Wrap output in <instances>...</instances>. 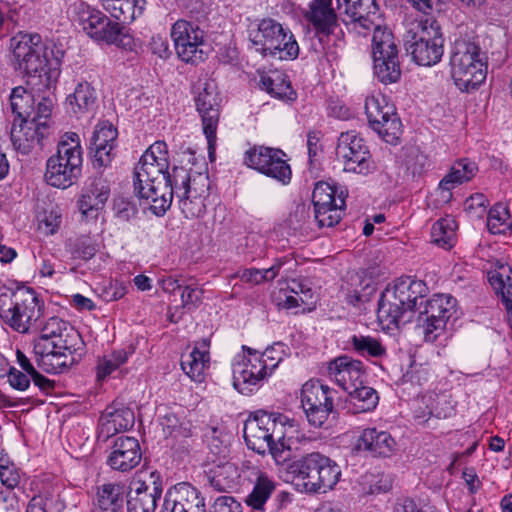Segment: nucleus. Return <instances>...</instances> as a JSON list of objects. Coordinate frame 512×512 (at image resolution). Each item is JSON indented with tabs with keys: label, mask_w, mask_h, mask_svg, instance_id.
Masks as SVG:
<instances>
[{
	"label": "nucleus",
	"mask_w": 512,
	"mask_h": 512,
	"mask_svg": "<svg viewBox=\"0 0 512 512\" xmlns=\"http://www.w3.org/2000/svg\"><path fill=\"white\" fill-rule=\"evenodd\" d=\"M167 144L156 141L144 152L134 168V191L157 216L163 215L173 201L172 172Z\"/></svg>",
	"instance_id": "1"
},
{
	"label": "nucleus",
	"mask_w": 512,
	"mask_h": 512,
	"mask_svg": "<svg viewBox=\"0 0 512 512\" xmlns=\"http://www.w3.org/2000/svg\"><path fill=\"white\" fill-rule=\"evenodd\" d=\"M11 63L25 74L27 84L42 92L54 88L61 74V60L39 34L19 32L10 39Z\"/></svg>",
	"instance_id": "2"
},
{
	"label": "nucleus",
	"mask_w": 512,
	"mask_h": 512,
	"mask_svg": "<svg viewBox=\"0 0 512 512\" xmlns=\"http://www.w3.org/2000/svg\"><path fill=\"white\" fill-rule=\"evenodd\" d=\"M243 433L248 448L258 454L268 450L281 464L291 457V444L299 438V424L288 415L258 410L246 420Z\"/></svg>",
	"instance_id": "3"
},
{
	"label": "nucleus",
	"mask_w": 512,
	"mask_h": 512,
	"mask_svg": "<svg viewBox=\"0 0 512 512\" xmlns=\"http://www.w3.org/2000/svg\"><path fill=\"white\" fill-rule=\"evenodd\" d=\"M79 333L58 317L49 318L36 340L34 352L40 356L39 363L47 372L61 373L72 365Z\"/></svg>",
	"instance_id": "4"
},
{
	"label": "nucleus",
	"mask_w": 512,
	"mask_h": 512,
	"mask_svg": "<svg viewBox=\"0 0 512 512\" xmlns=\"http://www.w3.org/2000/svg\"><path fill=\"white\" fill-rule=\"evenodd\" d=\"M82 162L79 135L75 132L64 133L58 143L56 154L47 160V184L60 189L72 186L81 175Z\"/></svg>",
	"instance_id": "5"
},
{
	"label": "nucleus",
	"mask_w": 512,
	"mask_h": 512,
	"mask_svg": "<svg viewBox=\"0 0 512 512\" xmlns=\"http://www.w3.org/2000/svg\"><path fill=\"white\" fill-rule=\"evenodd\" d=\"M443 43L440 27L435 21H412L404 34L407 52L422 66H432L441 60Z\"/></svg>",
	"instance_id": "6"
},
{
	"label": "nucleus",
	"mask_w": 512,
	"mask_h": 512,
	"mask_svg": "<svg viewBox=\"0 0 512 512\" xmlns=\"http://www.w3.org/2000/svg\"><path fill=\"white\" fill-rule=\"evenodd\" d=\"M450 66L452 78L462 91L475 89L486 79L487 65L475 43L456 40L451 49Z\"/></svg>",
	"instance_id": "7"
},
{
	"label": "nucleus",
	"mask_w": 512,
	"mask_h": 512,
	"mask_svg": "<svg viewBox=\"0 0 512 512\" xmlns=\"http://www.w3.org/2000/svg\"><path fill=\"white\" fill-rule=\"evenodd\" d=\"M173 197L186 218H196L205 212V198L209 189L207 173L191 172L184 167L172 169Z\"/></svg>",
	"instance_id": "8"
},
{
	"label": "nucleus",
	"mask_w": 512,
	"mask_h": 512,
	"mask_svg": "<svg viewBox=\"0 0 512 512\" xmlns=\"http://www.w3.org/2000/svg\"><path fill=\"white\" fill-rule=\"evenodd\" d=\"M40 316L39 299L31 288L0 294V318L19 333H27Z\"/></svg>",
	"instance_id": "9"
},
{
	"label": "nucleus",
	"mask_w": 512,
	"mask_h": 512,
	"mask_svg": "<svg viewBox=\"0 0 512 512\" xmlns=\"http://www.w3.org/2000/svg\"><path fill=\"white\" fill-rule=\"evenodd\" d=\"M293 469L305 490L313 493L332 489L341 476L340 467L319 452L306 454L294 463Z\"/></svg>",
	"instance_id": "10"
},
{
	"label": "nucleus",
	"mask_w": 512,
	"mask_h": 512,
	"mask_svg": "<svg viewBox=\"0 0 512 512\" xmlns=\"http://www.w3.org/2000/svg\"><path fill=\"white\" fill-rule=\"evenodd\" d=\"M382 19L373 24L372 58L373 69L377 79L384 83H395L401 76L398 49L390 30L381 25Z\"/></svg>",
	"instance_id": "11"
},
{
	"label": "nucleus",
	"mask_w": 512,
	"mask_h": 512,
	"mask_svg": "<svg viewBox=\"0 0 512 512\" xmlns=\"http://www.w3.org/2000/svg\"><path fill=\"white\" fill-rule=\"evenodd\" d=\"M73 21L88 37L97 42L119 45L121 41L122 26L86 3L81 2L73 6Z\"/></svg>",
	"instance_id": "12"
},
{
	"label": "nucleus",
	"mask_w": 512,
	"mask_h": 512,
	"mask_svg": "<svg viewBox=\"0 0 512 512\" xmlns=\"http://www.w3.org/2000/svg\"><path fill=\"white\" fill-rule=\"evenodd\" d=\"M456 304V299L449 294H434L424 304L420 302L417 321L426 342H434L444 333Z\"/></svg>",
	"instance_id": "13"
},
{
	"label": "nucleus",
	"mask_w": 512,
	"mask_h": 512,
	"mask_svg": "<svg viewBox=\"0 0 512 512\" xmlns=\"http://www.w3.org/2000/svg\"><path fill=\"white\" fill-rule=\"evenodd\" d=\"M336 157L346 172L369 175L377 166L364 138L356 131L340 134L336 146Z\"/></svg>",
	"instance_id": "14"
},
{
	"label": "nucleus",
	"mask_w": 512,
	"mask_h": 512,
	"mask_svg": "<svg viewBox=\"0 0 512 512\" xmlns=\"http://www.w3.org/2000/svg\"><path fill=\"white\" fill-rule=\"evenodd\" d=\"M365 112L371 128L387 143L395 144L402 132L395 107L381 93L366 97Z\"/></svg>",
	"instance_id": "15"
},
{
	"label": "nucleus",
	"mask_w": 512,
	"mask_h": 512,
	"mask_svg": "<svg viewBox=\"0 0 512 512\" xmlns=\"http://www.w3.org/2000/svg\"><path fill=\"white\" fill-rule=\"evenodd\" d=\"M170 36L177 56L186 63L198 64L207 57L204 31L195 23L179 19L171 27Z\"/></svg>",
	"instance_id": "16"
},
{
	"label": "nucleus",
	"mask_w": 512,
	"mask_h": 512,
	"mask_svg": "<svg viewBox=\"0 0 512 512\" xmlns=\"http://www.w3.org/2000/svg\"><path fill=\"white\" fill-rule=\"evenodd\" d=\"M407 283V277H401L393 285L388 286L381 295L377 316L379 321L387 327L398 326L401 322L411 320L410 316L404 319L405 314L413 313Z\"/></svg>",
	"instance_id": "17"
},
{
	"label": "nucleus",
	"mask_w": 512,
	"mask_h": 512,
	"mask_svg": "<svg viewBox=\"0 0 512 512\" xmlns=\"http://www.w3.org/2000/svg\"><path fill=\"white\" fill-rule=\"evenodd\" d=\"M286 154L277 148L254 146L244 155V163L259 173L284 185L290 183L292 171L285 159Z\"/></svg>",
	"instance_id": "18"
},
{
	"label": "nucleus",
	"mask_w": 512,
	"mask_h": 512,
	"mask_svg": "<svg viewBox=\"0 0 512 512\" xmlns=\"http://www.w3.org/2000/svg\"><path fill=\"white\" fill-rule=\"evenodd\" d=\"M233 386L242 394L251 393L270 373L260 352L243 346L232 363Z\"/></svg>",
	"instance_id": "19"
},
{
	"label": "nucleus",
	"mask_w": 512,
	"mask_h": 512,
	"mask_svg": "<svg viewBox=\"0 0 512 512\" xmlns=\"http://www.w3.org/2000/svg\"><path fill=\"white\" fill-rule=\"evenodd\" d=\"M219 93L213 81H199L195 96L196 109L202 118L203 132L208 141L209 154L215 148L216 130L219 121Z\"/></svg>",
	"instance_id": "20"
},
{
	"label": "nucleus",
	"mask_w": 512,
	"mask_h": 512,
	"mask_svg": "<svg viewBox=\"0 0 512 512\" xmlns=\"http://www.w3.org/2000/svg\"><path fill=\"white\" fill-rule=\"evenodd\" d=\"M336 1L340 14L344 16L343 21L358 35L366 36L381 18L375 0Z\"/></svg>",
	"instance_id": "21"
},
{
	"label": "nucleus",
	"mask_w": 512,
	"mask_h": 512,
	"mask_svg": "<svg viewBox=\"0 0 512 512\" xmlns=\"http://www.w3.org/2000/svg\"><path fill=\"white\" fill-rule=\"evenodd\" d=\"M109 196L110 186L107 179L101 176L88 179L77 201L82 220H96Z\"/></svg>",
	"instance_id": "22"
},
{
	"label": "nucleus",
	"mask_w": 512,
	"mask_h": 512,
	"mask_svg": "<svg viewBox=\"0 0 512 512\" xmlns=\"http://www.w3.org/2000/svg\"><path fill=\"white\" fill-rule=\"evenodd\" d=\"M244 477L252 484V490L247 495L245 503L254 510L263 511L268 499L276 488V483L272 477L262 471L258 466L250 461L242 464Z\"/></svg>",
	"instance_id": "23"
},
{
	"label": "nucleus",
	"mask_w": 512,
	"mask_h": 512,
	"mask_svg": "<svg viewBox=\"0 0 512 512\" xmlns=\"http://www.w3.org/2000/svg\"><path fill=\"white\" fill-rule=\"evenodd\" d=\"M328 375L346 392L363 384L366 377L363 363L346 355L339 356L329 363Z\"/></svg>",
	"instance_id": "24"
},
{
	"label": "nucleus",
	"mask_w": 512,
	"mask_h": 512,
	"mask_svg": "<svg viewBox=\"0 0 512 512\" xmlns=\"http://www.w3.org/2000/svg\"><path fill=\"white\" fill-rule=\"evenodd\" d=\"M142 453L138 440L134 437L121 436L111 447L107 465L120 472L134 469L141 461Z\"/></svg>",
	"instance_id": "25"
},
{
	"label": "nucleus",
	"mask_w": 512,
	"mask_h": 512,
	"mask_svg": "<svg viewBox=\"0 0 512 512\" xmlns=\"http://www.w3.org/2000/svg\"><path fill=\"white\" fill-rule=\"evenodd\" d=\"M285 28L272 18L255 20L248 27V39L258 53L268 56Z\"/></svg>",
	"instance_id": "26"
},
{
	"label": "nucleus",
	"mask_w": 512,
	"mask_h": 512,
	"mask_svg": "<svg viewBox=\"0 0 512 512\" xmlns=\"http://www.w3.org/2000/svg\"><path fill=\"white\" fill-rule=\"evenodd\" d=\"M416 403L415 418L420 421H426L432 416L446 419L454 413L451 397L445 392L428 391L421 395Z\"/></svg>",
	"instance_id": "27"
},
{
	"label": "nucleus",
	"mask_w": 512,
	"mask_h": 512,
	"mask_svg": "<svg viewBox=\"0 0 512 512\" xmlns=\"http://www.w3.org/2000/svg\"><path fill=\"white\" fill-rule=\"evenodd\" d=\"M135 416L132 409L123 404H113L106 408L99 419V434L109 438L134 426Z\"/></svg>",
	"instance_id": "28"
},
{
	"label": "nucleus",
	"mask_w": 512,
	"mask_h": 512,
	"mask_svg": "<svg viewBox=\"0 0 512 512\" xmlns=\"http://www.w3.org/2000/svg\"><path fill=\"white\" fill-rule=\"evenodd\" d=\"M305 18L320 37L333 34L338 27V17L332 0H311Z\"/></svg>",
	"instance_id": "29"
},
{
	"label": "nucleus",
	"mask_w": 512,
	"mask_h": 512,
	"mask_svg": "<svg viewBox=\"0 0 512 512\" xmlns=\"http://www.w3.org/2000/svg\"><path fill=\"white\" fill-rule=\"evenodd\" d=\"M47 128L45 122L34 119L19 120L11 128V140L14 147L23 154H28L35 146L40 145Z\"/></svg>",
	"instance_id": "30"
},
{
	"label": "nucleus",
	"mask_w": 512,
	"mask_h": 512,
	"mask_svg": "<svg viewBox=\"0 0 512 512\" xmlns=\"http://www.w3.org/2000/svg\"><path fill=\"white\" fill-rule=\"evenodd\" d=\"M161 493L162 490L156 485V481H153V487H150L140 479H133L127 495L128 512H154Z\"/></svg>",
	"instance_id": "31"
},
{
	"label": "nucleus",
	"mask_w": 512,
	"mask_h": 512,
	"mask_svg": "<svg viewBox=\"0 0 512 512\" xmlns=\"http://www.w3.org/2000/svg\"><path fill=\"white\" fill-rule=\"evenodd\" d=\"M182 370L191 380L201 383L210 367V340L196 341L192 351L182 356Z\"/></svg>",
	"instance_id": "32"
},
{
	"label": "nucleus",
	"mask_w": 512,
	"mask_h": 512,
	"mask_svg": "<svg viewBox=\"0 0 512 512\" xmlns=\"http://www.w3.org/2000/svg\"><path fill=\"white\" fill-rule=\"evenodd\" d=\"M116 139L117 129L110 122L103 121L96 125L91 144L94 149V163L99 167L107 166L111 162Z\"/></svg>",
	"instance_id": "33"
},
{
	"label": "nucleus",
	"mask_w": 512,
	"mask_h": 512,
	"mask_svg": "<svg viewBox=\"0 0 512 512\" xmlns=\"http://www.w3.org/2000/svg\"><path fill=\"white\" fill-rule=\"evenodd\" d=\"M356 448L373 456L388 457L395 451L396 441L387 431L366 428L357 439Z\"/></svg>",
	"instance_id": "34"
},
{
	"label": "nucleus",
	"mask_w": 512,
	"mask_h": 512,
	"mask_svg": "<svg viewBox=\"0 0 512 512\" xmlns=\"http://www.w3.org/2000/svg\"><path fill=\"white\" fill-rule=\"evenodd\" d=\"M95 89L87 81L79 82L74 92L66 97V107L70 113L80 118L92 113L96 107Z\"/></svg>",
	"instance_id": "35"
},
{
	"label": "nucleus",
	"mask_w": 512,
	"mask_h": 512,
	"mask_svg": "<svg viewBox=\"0 0 512 512\" xmlns=\"http://www.w3.org/2000/svg\"><path fill=\"white\" fill-rule=\"evenodd\" d=\"M475 163L466 159L456 162L449 173L439 183L438 191L443 201L451 199V191L458 185L469 181L476 173Z\"/></svg>",
	"instance_id": "36"
},
{
	"label": "nucleus",
	"mask_w": 512,
	"mask_h": 512,
	"mask_svg": "<svg viewBox=\"0 0 512 512\" xmlns=\"http://www.w3.org/2000/svg\"><path fill=\"white\" fill-rule=\"evenodd\" d=\"M103 8L122 23H132L146 7V0H99Z\"/></svg>",
	"instance_id": "37"
},
{
	"label": "nucleus",
	"mask_w": 512,
	"mask_h": 512,
	"mask_svg": "<svg viewBox=\"0 0 512 512\" xmlns=\"http://www.w3.org/2000/svg\"><path fill=\"white\" fill-rule=\"evenodd\" d=\"M166 495L187 512H205L204 498L199 490L189 483L176 484Z\"/></svg>",
	"instance_id": "38"
},
{
	"label": "nucleus",
	"mask_w": 512,
	"mask_h": 512,
	"mask_svg": "<svg viewBox=\"0 0 512 512\" xmlns=\"http://www.w3.org/2000/svg\"><path fill=\"white\" fill-rule=\"evenodd\" d=\"M239 468L231 462H225L210 470L209 482L219 491L225 492L237 488L240 479Z\"/></svg>",
	"instance_id": "39"
},
{
	"label": "nucleus",
	"mask_w": 512,
	"mask_h": 512,
	"mask_svg": "<svg viewBox=\"0 0 512 512\" xmlns=\"http://www.w3.org/2000/svg\"><path fill=\"white\" fill-rule=\"evenodd\" d=\"M348 393V410L353 414L370 412L378 404L377 392L363 384L353 387V389L347 391Z\"/></svg>",
	"instance_id": "40"
},
{
	"label": "nucleus",
	"mask_w": 512,
	"mask_h": 512,
	"mask_svg": "<svg viewBox=\"0 0 512 512\" xmlns=\"http://www.w3.org/2000/svg\"><path fill=\"white\" fill-rule=\"evenodd\" d=\"M260 87L275 98L284 100H293L295 98V92L287 75L279 71H272L267 75H262Z\"/></svg>",
	"instance_id": "41"
},
{
	"label": "nucleus",
	"mask_w": 512,
	"mask_h": 512,
	"mask_svg": "<svg viewBox=\"0 0 512 512\" xmlns=\"http://www.w3.org/2000/svg\"><path fill=\"white\" fill-rule=\"evenodd\" d=\"M491 286L501 294L502 301L507 310L512 325V270L509 266H501L489 277Z\"/></svg>",
	"instance_id": "42"
},
{
	"label": "nucleus",
	"mask_w": 512,
	"mask_h": 512,
	"mask_svg": "<svg viewBox=\"0 0 512 512\" xmlns=\"http://www.w3.org/2000/svg\"><path fill=\"white\" fill-rule=\"evenodd\" d=\"M456 220L445 216L437 220L431 228V241L444 249H450L456 242Z\"/></svg>",
	"instance_id": "43"
},
{
	"label": "nucleus",
	"mask_w": 512,
	"mask_h": 512,
	"mask_svg": "<svg viewBox=\"0 0 512 512\" xmlns=\"http://www.w3.org/2000/svg\"><path fill=\"white\" fill-rule=\"evenodd\" d=\"M124 485L107 483L98 490V506L101 512H119L123 506Z\"/></svg>",
	"instance_id": "44"
},
{
	"label": "nucleus",
	"mask_w": 512,
	"mask_h": 512,
	"mask_svg": "<svg viewBox=\"0 0 512 512\" xmlns=\"http://www.w3.org/2000/svg\"><path fill=\"white\" fill-rule=\"evenodd\" d=\"M333 402V390L318 380L307 381L301 389V405H320Z\"/></svg>",
	"instance_id": "45"
},
{
	"label": "nucleus",
	"mask_w": 512,
	"mask_h": 512,
	"mask_svg": "<svg viewBox=\"0 0 512 512\" xmlns=\"http://www.w3.org/2000/svg\"><path fill=\"white\" fill-rule=\"evenodd\" d=\"M300 47L295 39V36L289 28H285L280 37H277V42L274 48H271L269 57L278 60H294L298 57Z\"/></svg>",
	"instance_id": "46"
},
{
	"label": "nucleus",
	"mask_w": 512,
	"mask_h": 512,
	"mask_svg": "<svg viewBox=\"0 0 512 512\" xmlns=\"http://www.w3.org/2000/svg\"><path fill=\"white\" fill-rule=\"evenodd\" d=\"M9 100L11 112L18 120L27 119L34 113V98L24 87L13 88Z\"/></svg>",
	"instance_id": "47"
},
{
	"label": "nucleus",
	"mask_w": 512,
	"mask_h": 512,
	"mask_svg": "<svg viewBox=\"0 0 512 512\" xmlns=\"http://www.w3.org/2000/svg\"><path fill=\"white\" fill-rule=\"evenodd\" d=\"M487 227L493 234H506L512 229V218L503 203H496L488 213Z\"/></svg>",
	"instance_id": "48"
},
{
	"label": "nucleus",
	"mask_w": 512,
	"mask_h": 512,
	"mask_svg": "<svg viewBox=\"0 0 512 512\" xmlns=\"http://www.w3.org/2000/svg\"><path fill=\"white\" fill-rule=\"evenodd\" d=\"M210 451L220 457H225L229 451L231 434L223 426H211L205 433Z\"/></svg>",
	"instance_id": "49"
},
{
	"label": "nucleus",
	"mask_w": 512,
	"mask_h": 512,
	"mask_svg": "<svg viewBox=\"0 0 512 512\" xmlns=\"http://www.w3.org/2000/svg\"><path fill=\"white\" fill-rule=\"evenodd\" d=\"M353 349L362 356L382 358L386 356V348L371 336L354 335L351 338Z\"/></svg>",
	"instance_id": "50"
},
{
	"label": "nucleus",
	"mask_w": 512,
	"mask_h": 512,
	"mask_svg": "<svg viewBox=\"0 0 512 512\" xmlns=\"http://www.w3.org/2000/svg\"><path fill=\"white\" fill-rule=\"evenodd\" d=\"M130 353L124 349L105 354L97 363V379L104 380L127 362Z\"/></svg>",
	"instance_id": "51"
},
{
	"label": "nucleus",
	"mask_w": 512,
	"mask_h": 512,
	"mask_svg": "<svg viewBox=\"0 0 512 512\" xmlns=\"http://www.w3.org/2000/svg\"><path fill=\"white\" fill-rule=\"evenodd\" d=\"M344 205V198L339 196V203L315 209V220L319 227H332L337 224L342 217Z\"/></svg>",
	"instance_id": "52"
},
{
	"label": "nucleus",
	"mask_w": 512,
	"mask_h": 512,
	"mask_svg": "<svg viewBox=\"0 0 512 512\" xmlns=\"http://www.w3.org/2000/svg\"><path fill=\"white\" fill-rule=\"evenodd\" d=\"M160 425L166 436L170 437H188L190 435V424L185 420H181L174 413H167L162 416Z\"/></svg>",
	"instance_id": "53"
},
{
	"label": "nucleus",
	"mask_w": 512,
	"mask_h": 512,
	"mask_svg": "<svg viewBox=\"0 0 512 512\" xmlns=\"http://www.w3.org/2000/svg\"><path fill=\"white\" fill-rule=\"evenodd\" d=\"M302 407L308 422L316 428H321L324 427L328 421L330 414L333 412L334 405L333 402H326V404H312L310 406L302 405Z\"/></svg>",
	"instance_id": "54"
},
{
	"label": "nucleus",
	"mask_w": 512,
	"mask_h": 512,
	"mask_svg": "<svg viewBox=\"0 0 512 512\" xmlns=\"http://www.w3.org/2000/svg\"><path fill=\"white\" fill-rule=\"evenodd\" d=\"M281 264H275L268 269L249 268L239 273L241 281L251 284H261L273 280L279 273Z\"/></svg>",
	"instance_id": "55"
},
{
	"label": "nucleus",
	"mask_w": 512,
	"mask_h": 512,
	"mask_svg": "<svg viewBox=\"0 0 512 512\" xmlns=\"http://www.w3.org/2000/svg\"><path fill=\"white\" fill-rule=\"evenodd\" d=\"M335 188L326 182H318L312 193V201L315 209H323L325 206H330L339 203V196L335 197Z\"/></svg>",
	"instance_id": "56"
},
{
	"label": "nucleus",
	"mask_w": 512,
	"mask_h": 512,
	"mask_svg": "<svg viewBox=\"0 0 512 512\" xmlns=\"http://www.w3.org/2000/svg\"><path fill=\"white\" fill-rule=\"evenodd\" d=\"M260 355L262 356V361L265 362V365L271 374L287 355L286 346L280 342L274 343L271 347L260 353Z\"/></svg>",
	"instance_id": "57"
},
{
	"label": "nucleus",
	"mask_w": 512,
	"mask_h": 512,
	"mask_svg": "<svg viewBox=\"0 0 512 512\" xmlns=\"http://www.w3.org/2000/svg\"><path fill=\"white\" fill-rule=\"evenodd\" d=\"M407 284L409 286V298L411 300V304H413V311L419 308L420 302L425 303L424 297L428 293V287L422 280L412 279L411 277H407Z\"/></svg>",
	"instance_id": "58"
},
{
	"label": "nucleus",
	"mask_w": 512,
	"mask_h": 512,
	"mask_svg": "<svg viewBox=\"0 0 512 512\" xmlns=\"http://www.w3.org/2000/svg\"><path fill=\"white\" fill-rule=\"evenodd\" d=\"M54 103L53 99L45 96L38 101L37 106L34 107V113L29 116V119H34L36 122H45V128L48 127V120L52 114Z\"/></svg>",
	"instance_id": "59"
},
{
	"label": "nucleus",
	"mask_w": 512,
	"mask_h": 512,
	"mask_svg": "<svg viewBox=\"0 0 512 512\" xmlns=\"http://www.w3.org/2000/svg\"><path fill=\"white\" fill-rule=\"evenodd\" d=\"M489 202L482 193H475L465 201V211L475 217H481L486 211Z\"/></svg>",
	"instance_id": "60"
},
{
	"label": "nucleus",
	"mask_w": 512,
	"mask_h": 512,
	"mask_svg": "<svg viewBox=\"0 0 512 512\" xmlns=\"http://www.w3.org/2000/svg\"><path fill=\"white\" fill-rule=\"evenodd\" d=\"M0 480L8 489H14L20 482V473L13 464H0Z\"/></svg>",
	"instance_id": "61"
},
{
	"label": "nucleus",
	"mask_w": 512,
	"mask_h": 512,
	"mask_svg": "<svg viewBox=\"0 0 512 512\" xmlns=\"http://www.w3.org/2000/svg\"><path fill=\"white\" fill-rule=\"evenodd\" d=\"M403 377L406 382L421 385L428 380L429 370L422 364L414 362L410 365Z\"/></svg>",
	"instance_id": "62"
},
{
	"label": "nucleus",
	"mask_w": 512,
	"mask_h": 512,
	"mask_svg": "<svg viewBox=\"0 0 512 512\" xmlns=\"http://www.w3.org/2000/svg\"><path fill=\"white\" fill-rule=\"evenodd\" d=\"M151 52L161 59H167L171 55L168 40L165 36L154 35L149 42Z\"/></svg>",
	"instance_id": "63"
},
{
	"label": "nucleus",
	"mask_w": 512,
	"mask_h": 512,
	"mask_svg": "<svg viewBox=\"0 0 512 512\" xmlns=\"http://www.w3.org/2000/svg\"><path fill=\"white\" fill-rule=\"evenodd\" d=\"M211 512H242V510L240 503L233 497L220 496L215 500Z\"/></svg>",
	"instance_id": "64"
}]
</instances>
